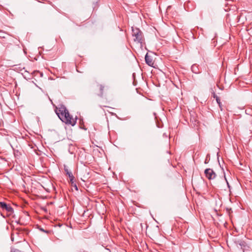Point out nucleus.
Here are the masks:
<instances>
[{"instance_id":"obj_1","label":"nucleus","mask_w":252,"mask_h":252,"mask_svg":"<svg viewBox=\"0 0 252 252\" xmlns=\"http://www.w3.org/2000/svg\"><path fill=\"white\" fill-rule=\"evenodd\" d=\"M56 113L60 119L63 123L67 125H70L72 126L75 125L76 123V119H73L69 114L68 111L63 104L59 105L55 110Z\"/></svg>"},{"instance_id":"obj_2","label":"nucleus","mask_w":252,"mask_h":252,"mask_svg":"<svg viewBox=\"0 0 252 252\" xmlns=\"http://www.w3.org/2000/svg\"><path fill=\"white\" fill-rule=\"evenodd\" d=\"M132 36L133 37V41L141 44L144 41L143 32L138 28L132 27Z\"/></svg>"},{"instance_id":"obj_3","label":"nucleus","mask_w":252,"mask_h":252,"mask_svg":"<svg viewBox=\"0 0 252 252\" xmlns=\"http://www.w3.org/2000/svg\"><path fill=\"white\" fill-rule=\"evenodd\" d=\"M204 174L206 178L210 180L215 179L216 176L215 172L211 168L206 169L204 171Z\"/></svg>"},{"instance_id":"obj_4","label":"nucleus","mask_w":252,"mask_h":252,"mask_svg":"<svg viewBox=\"0 0 252 252\" xmlns=\"http://www.w3.org/2000/svg\"><path fill=\"white\" fill-rule=\"evenodd\" d=\"M0 207L2 210L6 211L9 215H11L14 212L13 209L12 208V207L9 205H7L4 202L0 201Z\"/></svg>"},{"instance_id":"obj_5","label":"nucleus","mask_w":252,"mask_h":252,"mask_svg":"<svg viewBox=\"0 0 252 252\" xmlns=\"http://www.w3.org/2000/svg\"><path fill=\"white\" fill-rule=\"evenodd\" d=\"M238 245L240 248L243 250V252H252V250L250 247L244 241H239Z\"/></svg>"},{"instance_id":"obj_6","label":"nucleus","mask_w":252,"mask_h":252,"mask_svg":"<svg viewBox=\"0 0 252 252\" xmlns=\"http://www.w3.org/2000/svg\"><path fill=\"white\" fill-rule=\"evenodd\" d=\"M43 74L42 72L38 70H34L31 73V75H30V76L32 77H28V78L31 79L32 77H33L34 78L35 81H37V79L41 78L43 76Z\"/></svg>"},{"instance_id":"obj_7","label":"nucleus","mask_w":252,"mask_h":252,"mask_svg":"<svg viewBox=\"0 0 252 252\" xmlns=\"http://www.w3.org/2000/svg\"><path fill=\"white\" fill-rule=\"evenodd\" d=\"M145 60L146 63L150 66H154V64H155V62L153 61L152 57L148 55V53L146 54L145 57Z\"/></svg>"},{"instance_id":"obj_8","label":"nucleus","mask_w":252,"mask_h":252,"mask_svg":"<svg viewBox=\"0 0 252 252\" xmlns=\"http://www.w3.org/2000/svg\"><path fill=\"white\" fill-rule=\"evenodd\" d=\"M64 170L66 174L67 175L69 178L70 181L73 182V180L75 179V178L66 165H64Z\"/></svg>"},{"instance_id":"obj_9","label":"nucleus","mask_w":252,"mask_h":252,"mask_svg":"<svg viewBox=\"0 0 252 252\" xmlns=\"http://www.w3.org/2000/svg\"><path fill=\"white\" fill-rule=\"evenodd\" d=\"M99 87V92L98 94V95L102 97L103 95V92L105 86L102 84H99L98 85Z\"/></svg>"},{"instance_id":"obj_10","label":"nucleus","mask_w":252,"mask_h":252,"mask_svg":"<svg viewBox=\"0 0 252 252\" xmlns=\"http://www.w3.org/2000/svg\"><path fill=\"white\" fill-rule=\"evenodd\" d=\"M6 35H8V34L6 32L0 30V38H5Z\"/></svg>"},{"instance_id":"obj_11","label":"nucleus","mask_w":252,"mask_h":252,"mask_svg":"<svg viewBox=\"0 0 252 252\" xmlns=\"http://www.w3.org/2000/svg\"><path fill=\"white\" fill-rule=\"evenodd\" d=\"M70 183L71 185V186L74 188V189H75L76 190H78V187L77 186V185L75 182V179L74 180H73V182L72 181H70Z\"/></svg>"},{"instance_id":"obj_12","label":"nucleus","mask_w":252,"mask_h":252,"mask_svg":"<svg viewBox=\"0 0 252 252\" xmlns=\"http://www.w3.org/2000/svg\"><path fill=\"white\" fill-rule=\"evenodd\" d=\"M216 101H217V103L218 104L220 110L221 111H223V107H222V104H221V103L220 102V99H217Z\"/></svg>"},{"instance_id":"obj_13","label":"nucleus","mask_w":252,"mask_h":252,"mask_svg":"<svg viewBox=\"0 0 252 252\" xmlns=\"http://www.w3.org/2000/svg\"><path fill=\"white\" fill-rule=\"evenodd\" d=\"M11 252H22L17 249L12 248L11 249Z\"/></svg>"},{"instance_id":"obj_14","label":"nucleus","mask_w":252,"mask_h":252,"mask_svg":"<svg viewBox=\"0 0 252 252\" xmlns=\"http://www.w3.org/2000/svg\"><path fill=\"white\" fill-rule=\"evenodd\" d=\"M212 95H213V97L216 99V100H217V99H220V98L216 94L215 92H213L212 93Z\"/></svg>"},{"instance_id":"obj_15","label":"nucleus","mask_w":252,"mask_h":252,"mask_svg":"<svg viewBox=\"0 0 252 252\" xmlns=\"http://www.w3.org/2000/svg\"><path fill=\"white\" fill-rule=\"evenodd\" d=\"M224 179H225V181H226V183H227V185L228 187L229 188H230L229 184V183H228V182L227 180H226V177H225V174H224Z\"/></svg>"},{"instance_id":"obj_16","label":"nucleus","mask_w":252,"mask_h":252,"mask_svg":"<svg viewBox=\"0 0 252 252\" xmlns=\"http://www.w3.org/2000/svg\"><path fill=\"white\" fill-rule=\"evenodd\" d=\"M40 230L43 232H44L46 233H48L49 232V231L48 230H45L44 229H43V228H40Z\"/></svg>"},{"instance_id":"obj_17","label":"nucleus","mask_w":252,"mask_h":252,"mask_svg":"<svg viewBox=\"0 0 252 252\" xmlns=\"http://www.w3.org/2000/svg\"><path fill=\"white\" fill-rule=\"evenodd\" d=\"M195 67V66H194V65L192 66V67H191V69H192V71H193V72H194L195 73H196L197 72H195V71L194 70V68Z\"/></svg>"},{"instance_id":"obj_18","label":"nucleus","mask_w":252,"mask_h":252,"mask_svg":"<svg viewBox=\"0 0 252 252\" xmlns=\"http://www.w3.org/2000/svg\"><path fill=\"white\" fill-rule=\"evenodd\" d=\"M197 124H198V122H197V121L195 120L194 125H196Z\"/></svg>"},{"instance_id":"obj_19","label":"nucleus","mask_w":252,"mask_h":252,"mask_svg":"<svg viewBox=\"0 0 252 252\" xmlns=\"http://www.w3.org/2000/svg\"><path fill=\"white\" fill-rule=\"evenodd\" d=\"M25 73H29V72H28V71H27V70H25Z\"/></svg>"},{"instance_id":"obj_20","label":"nucleus","mask_w":252,"mask_h":252,"mask_svg":"<svg viewBox=\"0 0 252 252\" xmlns=\"http://www.w3.org/2000/svg\"><path fill=\"white\" fill-rule=\"evenodd\" d=\"M208 163V162L207 161V160L206 159V160H205V163H206H206Z\"/></svg>"},{"instance_id":"obj_21","label":"nucleus","mask_w":252,"mask_h":252,"mask_svg":"<svg viewBox=\"0 0 252 252\" xmlns=\"http://www.w3.org/2000/svg\"><path fill=\"white\" fill-rule=\"evenodd\" d=\"M86 252L85 251H83L82 252Z\"/></svg>"},{"instance_id":"obj_22","label":"nucleus","mask_w":252,"mask_h":252,"mask_svg":"<svg viewBox=\"0 0 252 252\" xmlns=\"http://www.w3.org/2000/svg\"><path fill=\"white\" fill-rule=\"evenodd\" d=\"M24 77H25V78H26V75H25Z\"/></svg>"}]
</instances>
